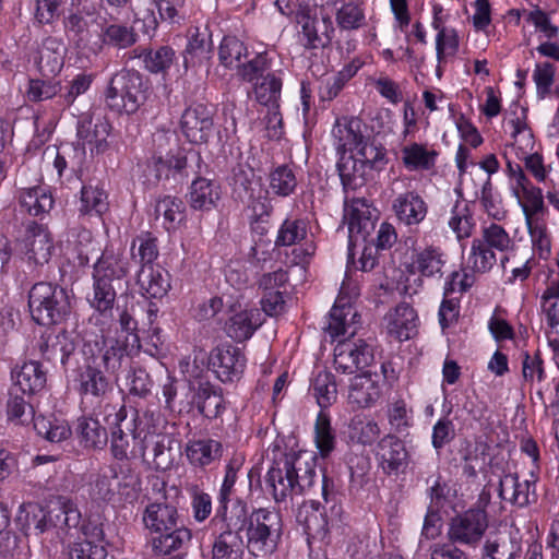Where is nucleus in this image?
Here are the masks:
<instances>
[{
  "mask_svg": "<svg viewBox=\"0 0 559 559\" xmlns=\"http://www.w3.org/2000/svg\"><path fill=\"white\" fill-rule=\"evenodd\" d=\"M130 273V261L121 249L106 245L92 270V290L86 295L88 306L97 313L90 318L111 317L121 281Z\"/></svg>",
  "mask_w": 559,
  "mask_h": 559,
  "instance_id": "nucleus-4",
  "label": "nucleus"
},
{
  "mask_svg": "<svg viewBox=\"0 0 559 559\" xmlns=\"http://www.w3.org/2000/svg\"><path fill=\"white\" fill-rule=\"evenodd\" d=\"M75 431L80 443L84 448L103 449L108 442V433L98 419L91 417H80L76 423Z\"/></svg>",
  "mask_w": 559,
  "mask_h": 559,
  "instance_id": "nucleus-55",
  "label": "nucleus"
},
{
  "mask_svg": "<svg viewBox=\"0 0 559 559\" xmlns=\"http://www.w3.org/2000/svg\"><path fill=\"white\" fill-rule=\"evenodd\" d=\"M331 135L337 156L353 154L368 138L360 119L345 116L336 118Z\"/></svg>",
  "mask_w": 559,
  "mask_h": 559,
  "instance_id": "nucleus-27",
  "label": "nucleus"
},
{
  "mask_svg": "<svg viewBox=\"0 0 559 559\" xmlns=\"http://www.w3.org/2000/svg\"><path fill=\"white\" fill-rule=\"evenodd\" d=\"M214 129V110L203 103L188 106L180 118V130L194 144L207 143Z\"/></svg>",
  "mask_w": 559,
  "mask_h": 559,
  "instance_id": "nucleus-17",
  "label": "nucleus"
},
{
  "mask_svg": "<svg viewBox=\"0 0 559 559\" xmlns=\"http://www.w3.org/2000/svg\"><path fill=\"white\" fill-rule=\"evenodd\" d=\"M94 75L91 73L80 72L72 78L64 86L61 85L56 104L61 109L70 108L76 98L84 95L92 86Z\"/></svg>",
  "mask_w": 559,
  "mask_h": 559,
  "instance_id": "nucleus-62",
  "label": "nucleus"
},
{
  "mask_svg": "<svg viewBox=\"0 0 559 559\" xmlns=\"http://www.w3.org/2000/svg\"><path fill=\"white\" fill-rule=\"evenodd\" d=\"M476 199L488 217L495 221H502L507 217L501 193L493 186L491 178H486L483 182L480 190L476 192Z\"/></svg>",
  "mask_w": 559,
  "mask_h": 559,
  "instance_id": "nucleus-56",
  "label": "nucleus"
},
{
  "mask_svg": "<svg viewBox=\"0 0 559 559\" xmlns=\"http://www.w3.org/2000/svg\"><path fill=\"white\" fill-rule=\"evenodd\" d=\"M374 456L382 473L392 476L407 467L409 453L402 439L394 433H388L378 441Z\"/></svg>",
  "mask_w": 559,
  "mask_h": 559,
  "instance_id": "nucleus-21",
  "label": "nucleus"
},
{
  "mask_svg": "<svg viewBox=\"0 0 559 559\" xmlns=\"http://www.w3.org/2000/svg\"><path fill=\"white\" fill-rule=\"evenodd\" d=\"M347 225L349 243L366 240L374 229V221L371 215L370 205L366 199H354L347 210Z\"/></svg>",
  "mask_w": 559,
  "mask_h": 559,
  "instance_id": "nucleus-33",
  "label": "nucleus"
},
{
  "mask_svg": "<svg viewBox=\"0 0 559 559\" xmlns=\"http://www.w3.org/2000/svg\"><path fill=\"white\" fill-rule=\"evenodd\" d=\"M239 516L240 534L245 532L247 548L255 557L273 554L278 546L283 533V521L280 512L269 508L249 510L247 500H237L230 510V518Z\"/></svg>",
  "mask_w": 559,
  "mask_h": 559,
  "instance_id": "nucleus-6",
  "label": "nucleus"
},
{
  "mask_svg": "<svg viewBox=\"0 0 559 559\" xmlns=\"http://www.w3.org/2000/svg\"><path fill=\"white\" fill-rule=\"evenodd\" d=\"M239 516L217 520L219 533L215 536L212 547V559H243L247 544L239 532Z\"/></svg>",
  "mask_w": 559,
  "mask_h": 559,
  "instance_id": "nucleus-20",
  "label": "nucleus"
},
{
  "mask_svg": "<svg viewBox=\"0 0 559 559\" xmlns=\"http://www.w3.org/2000/svg\"><path fill=\"white\" fill-rule=\"evenodd\" d=\"M335 21L342 31L359 29L366 24V13L361 0L343 2L335 12Z\"/></svg>",
  "mask_w": 559,
  "mask_h": 559,
  "instance_id": "nucleus-60",
  "label": "nucleus"
},
{
  "mask_svg": "<svg viewBox=\"0 0 559 559\" xmlns=\"http://www.w3.org/2000/svg\"><path fill=\"white\" fill-rule=\"evenodd\" d=\"M374 345L362 338L340 341L334 348V368L343 374H353L371 365Z\"/></svg>",
  "mask_w": 559,
  "mask_h": 559,
  "instance_id": "nucleus-13",
  "label": "nucleus"
},
{
  "mask_svg": "<svg viewBox=\"0 0 559 559\" xmlns=\"http://www.w3.org/2000/svg\"><path fill=\"white\" fill-rule=\"evenodd\" d=\"M139 293L146 299L164 298L171 288L170 274L166 270L144 267L136 271Z\"/></svg>",
  "mask_w": 559,
  "mask_h": 559,
  "instance_id": "nucleus-34",
  "label": "nucleus"
},
{
  "mask_svg": "<svg viewBox=\"0 0 559 559\" xmlns=\"http://www.w3.org/2000/svg\"><path fill=\"white\" fill-rule=\"evenodd\" d=\"M154 380L140 365H131L126 374V389L129 396L146 400L152 395Z\"/></svg>",
  "mask_w": 559,
  "mask_h": 559,
  "instance_id": "nucleus-61",
  "label": "nucleus"
},
{
  "mask_svg": "<svg viewBox=\"0 0 559 559\" xmlns=\"http://www.w3.org/2000/svg\"><path fill=\"white\" fill-rule=\"evenodd\" d=\"M401 159L408 171H429L437 165L439 152L427 144L411 142L401 148Z\"/></svg>",
  "mask_w": 559,
  "mask_h": 559,
  "instance_id": "nucleus-36",
  "label": "nucleus"
},
{
  "mask_svg": "<svg viewBox=\"0 0 559 559\" xmlns=\"http://www.w3.org/2000/svg\"><path fill=\"white\" fill-rule=\"evenodd\" d=\"M392 212L399 224L406 227L418 226L428 214V204L416 190L399 193L392 200Z\"/></svg>",
  "mask_w": 559,
  "mask_h": 559,
  "instance_id": "nucleus-24",
  "label": "nucleus"
},
{
  "mask_svg": "<svg viewBox=\"0 0 559 559\" xmlns=\"http://www.w3.org/2000/svg\"><path fill=\"white\" fill-rule=\"evenodd\" d=\"M185 454L192 467L206 471L219 463L224 454V445L219 440L210 437L190 439L186 443Z\"/></svg>",
  "mask_w": 559,
  "mask_h": 559,
  "instance_id": "nucleus-28",
  "label": "nucleus"
},
{
  "mask_svg": "<svg viewBox=\"0 0 559 559\" xmlns=\"http://www.w3.org/2000/svg\"><path fill=\"white\" fill-rule=\"evenodd\" d=\"M221 199L219 186L204 177H197L190 185L188 201L195 211H211Z\"/></svg>",
  "mask_w": 559,
  "mask_h": 559,
  "instance_id": "nucleus-42",
  "label": "nucleus"
},
{
  "mask_svg": "<svg viewBox=\"0 0 559 559\" xmlns=\"http://www.w3.org/2000/svg\"><path fill=\"white\" fill-rule=\"evenodd\" d=\"M346 465L349 472L348 490L350 493H357L369 481L370 460L367 455L350 453L347 455Z\"/></svg>",
  "mask_w": 559,
  "mask_h": 559,
  "instance_id": "nucleus-63",
  "label": "nucleus"
},
{
  "mask_svg": "<svg viewBox=\"0 0 559 559\" xmlns=\"http://www.w3.org/2000/svg\"><path fill=\"white\" fill-rule=\"evenodd\" d=\"M261 325L258 309H245L231 314L225 322V332L228 337L237 343H242L252 337Z\"/></svg>",
  "mask_w": 559,
  "mask_h": 559,
  "instance_id": "nucleus-39",
  "label": "nucleus"
},
{
  "mask_svg": "<svg viewBox=\"0 0 559 559\" xmlns=\"http://www.w3.org/2000/svg\"><path fill=\"white\" fill-rule=\"evenodd\" d=\"M146 171L155 182L174 179L179 182L188 178V155L183 150L168 152L165 156L153 155L146 164Z\"/></svg>",
  "mask_w": 559,
  "mask_h": 559,
  "instance_id": "nucleus-23",
  "label": "nucleus"
},
{
  "mask_svg": "<svg viewBox=\"0 0 559 559\" xmlns=\"http://www.w3.org/2000/svg\"><path fill=\"white\" fill-rule=\"evenodd\" d=\"M111 411L112 413H108L104 416V420L110 429V453L116 460L115 463L129 462V460L132 459L130 454L132 450V435L130 430L132 428V420L127 426V430L129 431L127 432L121 427L128 415L126 406L121 405L119 408L111 407Z\"/></svg>",
  "mask_w": 559,
  "mask_h": 559,
  "instance_id": "nucleus-22",
  "label": "nucleus"
},
{
  "mask_svg": "<svg viewBox=\"0 0 559 559\" xmlns=\"http://www.w3.org/2000/svg\"><path fill=\"white\" fill-rule=\"evenodd\" d=\"M489 527V514L480 510L456 512L448 522L447 539L462 547L475 549L480 546Z\"/></svg>",
  "mask_w": 559,
  "mask_h": 559,
  "instance_id": "nucleus-12",
  "label": "nucleus"
},
{
  "mask_svg": "<svg viewBox=\"0 0 559 559\" xmlns=\"http://www.w3.org/2000/svg\"><path fill=\"white\" fill-rule=\"evenodd\" d=\"M24 247L28 260L39 265L50 260L55 248L48 228L36 222L29 223L26 227Z\"/></svg>",
  "mask_w": 559,
  "mask_h": 559,
  "instance_id": "nucleus-31",
  "label": "nucleus"
},
{
  "mask_svg": "<svg viewBox=\"0 0 559 559\" xmlns=\"http://www.w3.org/2000/svg\"><path fill=\"white\" fill-rule=\"evenodd\" d=\"M61 92V82L53 79H28L25 98L31 103H41L57 98Z\"/></svg>",
  "mask_w": 559,
  "mask_h": 559,
  "instance_id": "nucleus-64",
  "label": "nucleus"
},
{
  "mask_svg": "<svg viewBox=\"0 0 559 559\" xmlns=\"http://www.w3.org/2000/svg\"><path fill=\"white\" fill-rule=\"evenodd\" d=\"M153 2L157 9V15L152 10L143 17L144 32L146 34L155 33L159 22L179 23L181 19L179 10L182 9L185 0H153Z\"/></svg>",
  "mask_w": 559,
  "mask_h": 559,
  "instance_id": "nucleus-48",
  "label": "nucleus"
},
{
  "mask_svg": "<svg viewBox=\"0 0 559 559\" xmlns=\"http://www.w3.org/2000/svg\"><path fill=\"white\" fill-rule=\"evenodd\" d=\"M448 226L463 247L462 241L471 238L476 229V219L469 202L455 201L450 211Z\"/></svg>",
  "mask_w": 559,
  "mask_h": 559,
  "instance_id": "nucleus-44",
  "label": "nucleus"
},
{
  "mask_svg": "<svg viewBox=\"0 0 559 559\" xmlns=\"http://www.w3.org/2000/svg\"><path fill=\"white\" fill-rule=\"evenodd\" d=\"M267 181L270 192L277 198L292 197L299 186L296 168L287 164L274 166L269 173Z\"/></svg>",
  "mask_w": 559,
  "mask_h": 559,
  "instance_id": "nucleus-45",
  "label": "nucleus"
},
{
  "mask_svg": "<svg viewBox=\"0 0 559 559\" xmlns=\"http://www.w3.org/2000/svg\"><path fill=\"white\" fill-rule=\"evenodd\" d=\"M295 23L300 27L298 41L306 50L323 48L325 43L319 35L317 10L309 3L300 7Z\"/></svg>",
  "mask_w": 559,
  "mask_h": 559,
  "instance_id": "nucleus-35",
  "label": "nucleus"
},
{
  "mask_svg": "<svg viewBox=\"0 0 559 559\" xmlns=\"http://www.w3.org/2000/svg\"><path fill=\"white\" fill-rule=\"evenodd\" d=\"M141 489V476L130 462L111 463L108 473L97 475L91 495L112 508H124L138 501Z\"/></svg>",
  "mask_w": 559,
  "mask_h": 559,
  "instance_id": "nucleus-8",
  "label": "nucleus"
},
{
  "mask_svg": "<svg viewBox=\"0 0 559 559\" xmlns=\"http://www.w3.org/2000/svg\"><path fill=\"white\" fill-rule=\"evenodd\" d=\"M314 443L321 455L325 459L331 455L336 445V435L332 427L329 411H320L314 421Z\"/></svg>",
  "mask_w": 559,
  "mask_h": 559,
  "instance_id": "nucleus-57",
  "label": "nucleus"
},
{
  "mask_svg": "<svg viewBox=\"0 0 559 559\" xmlns=\"http://www.w3.org/2000/svg\"><path fill=\"white\" fill-rule=\"evenodd\" d=\"M310 390L320 411H328L336 402L337 385L331 371H319L311 380Z\"/></svg>",
  "mask_w": 559,
  "mask_h": 559,
  "instance_id": "nucleus-53",
  "label": "nucleus"
},
{
  "mask_svg": "<svg viewBox=\"0 0 559 559\" xmlns=\"http://www.w3.org/2000/svg\"><path fill=\"white\" fill-rule=\"evenodd\" d=\"M310 222L307 217L300 215H287L278 226L274 246L276 248L293 247L302 241L311 239L309 237Z\"/></svg>",
  "mask_w": 559,
  "mask_h": 559,
  "instance_id": "nucleus-40",
  "label": "nucleus"
},
{
  "mask_svg": "<svg viewBox=\"0 0 559 559\" xmlns=\"http://www.w3.org/2000/svg\"><path fill=\"white\" fill-rule=\"evenodd\" d=\"M243 352L233 345H222L212 349L209 367L223 383L238 381L246 368Z\"/></svg>",
  "mask_w": 559,
  "mask_h": 559,
  "instance_id": "nucleus-19",
  "label": "nucleus"
},
{
  "mask_svg": "<svg viewBox=\"0 0 559 559\" xmlns=\"http://www.w3.org/2000/svg\"><path fill=\"white\" fill-rule=\"evenodd\" d=\"M134 57L143 62V68L152 74H166L176 60V51L168 45L156 48L138 47Z\"/></svg>",
  "mask_w": 559,
  "mask_h": 559,
  "instance_id": "nucleus-41",
  "label": "nucleus"
},
{
  "mask_svg": "<svg viewBox=\"0 0 559 559\" xmlns=\"http://www.w3.org/2000/svg\"><path fill=\"white\" fill-rule=\"evenodd\" d=\"M68 241L73 246L78 266H88L91 261L90 255L96 251L93 241V233L83 226L73 227L69 231Z\"/></svg>",
  "mask_w": 559,
  "mask_h": 559,
  "instance_id": "nucleus-59",
  "label": "nucleus"
},
{
  "mask_svg": "<svg viewBox=\"0 0 559 559\" xmlns=\"http://www.w3.org/2000/svg\"><path fill=\"white\" fill-rule=\"evenodd\" d=\"M448 260V253L440 245L425 243L412 249L411 262L406 270L411 275H418L421 278L441 280Z\"/></svg>",
  "mask_w": 559,
  "mask_h": 559,
  "instance_id": "nucleus-15",
  "label": "nucleus"
},
{
  "mask_svg": "<svg viewBox=\"0 0 559 559\" xmlns=\"http://www.w3.org/2000/svg\"><path fill=\"white\" fill-rule=\"evenodd\" d=\"M514 241L506 228L497 223L483 225L480 237L472 240L468 263L473 272L487 273L497 263V254L513 250Z\"/></svg>",
  "mask_w": 559,
  "mask_h": 559,
  "instance_id": "nucleus-10",
  "label": "nucleus"
},
{
  "mask_svg": "<svg viewBox=\"0 0 559 559\" xmlns=\"http://www.w3.org/2000/svg\"><path fill=\"white\" fill-rule=\"evenodd\" d=\"M55 200L47 187L35 186L22 189L19 194V204L22 212L43 219L52 206Z\"/></svg>",
  "mask_w": 559,
  "mask_h": 559,
  "instance_id": "nucleus-38",
  "label": "nucleus"
},
{
  "mask_svg": "<svg viewBox=\"0 0 559 559\" xmlns=\"http://www.w3.org/2000/svg\"><path fill=\"white\" fill-rule=\"evenodd\" d=\"M112 124L106 116L83 114L76 123V136L80 146H90L91 154H103L109 148L108 136Z\"/></svg>",
  "mask_w": 559,
  "mask_h": 559,
  "instance_id": "nucleus-18",
  "label": "nucleus"
},
{
  "mask_svg": "<svg viewBox=\"0 0 559 559\" xmlns=\"http://www.w3.org/2000/svg\"><path fill=\"white\" fill-rule=\"evenodd\" d=\"M142 523L148 532L147 544L154 557L183 559L192 533L175 504L148 503L142 512Z\"/></svg>",
  "mask_w": 559,
  "mask_h": 559,
  "instance_id": "nucleus-3",
  "label": "nucleus"
},
{
  "mask_svg": "<svg viewBox=\"0 0 559 559\" xmlns=\"http://www.w3.org/2000/svg\"><path fill=\"white\" fill-rule=\"evenodd\" d=\"M336 169L345 191L356 190L373 178L353 154L338 155Z\"/></svg>",
  "mask_w": 559,
  "mask_h": 559,
  "instance_id": "nucleus-43",
  "label": "nucleus"
},
{
  "mask_svg": "<svg viewBox=\"0 0 559 559\" xmlns=\"http://www.w3.org/2000/svg\"><path fill=\"white\" fill-rule=\"evenodd\" d=\"M499 497L518 508H526L538 500L535 480H520L516 473L504 474L499 483Z\"/></svg>",
  "mask_w": 559,
  "mask_h": 559,
  "instance_id": "nucleus-29",
  "label": "nucleus"
},
{
  "mask_svg": "<svg viewBox=\"0 0 559 559\" xmlns=\"http://www.w3.org/2000/svg\"><path fill=\"white\" fill-rule=\"evenodd\" d=\"M504 171L512 194L522 209L525 223L542 218L547 211L542 189L531 181L520 164L507 160Z\"/></svg>",
  "mask_w": 559,
  "mask_h": 559,
  "instance_id": "nucleus-11",
  "label": "nucleus"
},
{
  "mask_svg": "<svg viewBox=\"0 0 559 559\" xmlns=\"http://www.w3.org/2000/svg\"><path fill=\"white\" fill-rule=\"evenodd\" d=\"M118 323L120 331L126 335L123 337L120 336H110L105 335L104 330L100 329V333H88V335L93 336H103L104 338L118 340L120 342H126L127 347V358L133 353L134 349H139L141 347V338L139 336V328L138 320L131 313L128 308H123L119 312Z\"/></svg>",
  "mask_w": 559,
  "mask_h": 559,
  "instance_id": "nucleus-54",
  "label": "nucleus"
},
{
  "mask_svg": "<svg viewBox=\"0 0 559 559\" xmlns=\"http://www.w3.org/2000/svg\"><path fill=\"white\" fill-rule=\"evenodd\" d=\"M132 259L139 264V269L151 267L159 258V241L152 231H141L130 246Z\"/></svg>",
  "mask_w": 559,
  "mask_h": 559,
  "instance_id": "nucleus-47",
  "label": "nucleus"
},
{
  "mask_svg": "<svg viewBox=\"0 0 559 559\" xmlns=\"http://www.w3.org/2000/svg\"><path fill=\"white\" fill-rule=\"evenodd\" d=\"M155 213L163 216V226L168 231H175L186 219V204L182 199L174 195H163L156 201Z\"/></svg>",
  "mask_w": 559,
  "mask_h": 559,
  "instance_id": "nucleus-51",
  "label": "nucleus"
},
{
  "mask_svg": "<svg viewBox=\"0 0 559 559\" xmlns=\"http://www.w3.org/2000/svg\"><path fill=\"white\" fill-rule=\"evenodd\" d=\"M246 462L242 453H234L224 466V476L216 493V508L212 522L230 518V510L237 500H246L236 495V484Z\"/></svg>",
  "mask_w": 559,
  "mask_h": 559,
  "instance_id": "nucleus-14",
  "label": "nucleus"
},
{
  "mask_svg": "<svg viewBox=\"0 0 559 559\" xmlns=\"http://www.w3.org/2000/svg\"><path fill=\"white\" fill-rule=\"evenodd\" d=\"M139 35L134 27L127 23H110L102 26L100 40L103 45L118 50L135 45Z\"/></svg>",
  "mask_w": 559,
  "mask_h": 559,
  "instance_id": "nucleus-52",
  "label": "nucleus"
},
{
  "mask_svg": "<svg viewBox=\"0 0 559 559\" xmlns=\"http://www.w3.org/2000/svg\"><path fill=\"white\" fill-rule=\"evenodd\" d=\"M382 394L378 376L369 371L356 374L348 389V403L356 408H368L374 405Z\"/></svg>",
  "mask_w": 559,
  "mask_h": 559,
  "instance_id": "nucleus-32",
  "label": "nucleus"
},
{
  "mask_svg": "<svg viewBox=\"0 0 559 559\" xmlns=\"http://www.w3.org/2000/svg\"><path fill=\"white\" fill-rule=\"evenodd\" d=\"M27 304L32 320L43 326L60 324L71 312L67 289L57 283H35L28 292Z\"/></svg>",
  "mask_w": 559,
  "mask_h": 559,
  "instance_id": "nucleus-9",
  "label": "nucleus"
},
{
  "mask_svg": "<svg viewBox=\"0 0 559 559\" xmlns=\"http://www.w3.org/2000/svg\"><path fill=\"white\" fill-rule=\"evenodd\" d=\"M193 403L198 412L210 420L221 418L227 408L223 389L209 380L198 382L193 394Z\"/></svg>",
  "mask_w": 559,
  "mask_h": 559,
  "instance_id": "nucleus-30",
  "label": "nucleus"
},
{
  "mask_svg": "<svg viewBox=\"0 0 559 559\" xmlns=\"http://www.w3.org/2000/svg\"><path fill=\"white\" fill-rule=\"evenodd\" d=\"M109 209L108 193L103 183L83 185L81 188L80 212L84 215L103 216Z\"/></svg>",
  "mask_w": 559,
  "mask_h": 559,
  "instance_id": "nucleus-50",
  "label": "nucleus"
},
{
  "mask_svg": "<svg viewBox=\"0 0 559 559\" xmlns=\"http://www.w3.org/2000/svg\"><path fill=\"white\" fill-rule=\"evenodd\" d=\"M386 321L388 333L400 342L409 340L416 333L417 313L407 304L397 305L386 316Z\"/></svg>",
  "mask_w": 559,
  "mask_h": 559,
  "instance_id": "nucleus-37",
  "label": "nucleus"
},
{
  "mask_svg": "<svg viewBox=\"0 0 559 559\" xmlns=\"http://www.w3.org/2000/svg\"><path fill=\"white\" fill-rule=\"evenodd\" d=\"M283 81L275 72H267L265 76L253 84L255 100L276 112L281 107Z\"/></svg>",
  "mask_w": 559,
  "mask_h": 559,
  "instance_id": "nucleus-46",
  "label": "nucleus"
},
{
  "mask_svg": "<svg viewBox=\"0 0 559 559\" xmlns=\"http://www.w3.org/2000/svg\"><path fill=\"white\" fill-rule=\"evenodd\" d=\"M126 342L91 336H83V364L74 376V389L80 396L83 412L94 416L112 413L109 396L112 392V378L127 360Z\"/></svg>",
  "mask_w": 559,
  "mask_h": 559,
  "instance_id": "nucleus-1",
  "label": "nucleus"
},
{
  "mask_svg": "<svg viewBox=\"0 0 559 559\" xmlns=\"http://www.w3.org/2000/svg\"><path fill=\"white\" fill-rule=\"evenodd\" d=\"M267 451L271 465L264 476V493L282 503L312 488L318 478L316 457L306 460L300 452L288 450L282 439L272 442Z\"/></svg>",
  "mask_w": 559,
  "mask_h": 559,
  "instance_id": "nucleus-2",
  "label": "nucleus"
},
{
  "mask_svg": "<svg viewBox=\"0 0 559 559\" xmlns=\"http://www.w3.org/2000/svg\"><path fill=\"white\" fill-rule=\"evenodd\" d=\"M153 414L148 412H134L130 429L133 443L130 451L131 457L145 461L146 450L150 445L153 447V457L170 451L164 443V437L155 433L154 426L151 424Z\"/></svg>",
  "mask_w": 559,
  "mask_h": 559,
  "instance_id": "nucleus-16",
  "label": "nucleus"
},
{
  "mask_svg": "<svg viewBox=\"0 0 559 559\" xmlns=\"http://www.w3.org/2000/svg\"><path fill=\"white\" fill-rule=\"evenodd\" d=\"M16 528L26 537H40L55 532L67 533L76 528L81 522L78 506L66 497H58L55 502L44 506L39 502H23L15 514Z\"/></svg>",
  "mask_w": 559,
  "mask_h": 559,
  "instance_id": "nucleus-5",
  "label": "nucleus"
},
{
  "mask_svg": "<svg viewBox=\"0 0 559 559\" xmlns=\"http://www.w3.org/2000/svg\"><path fill=\"white\" fill-rule=\"evenodd\" d=\"M213 51L212 33L205 25H191L187 32V45L182 51L183 67H200L207 61Z\"/></svg>",
  "mask_w": 559,
  "mask_h": 559,
  "instance_id": "nucleus-25",
  "label": "nucleus"
},
{
  "mask_svg": "<svg viewBox=\"0 0 559 559\" xmlns=\"http://www.w3.org/2000/svg\"><path fill=\"white\" fill-rule=\"evenodd\" d=\"M13 390L28 399L40 394L47 385V370L38 360H27L11 371Z\"/></svg>",
  "mask_w": 559,
  "mask_h": 559,
  "instance_id": "nucleus-26",
  "label": "nucleus"
},
{
  "mask_svg": "<svg viewBox=\"0 0 559 559\" xmlns=\"http://www.w3.org/2000/svg\"><path fill=\"white\" fill-rule=\"evenodd\" d=\"M34 429L37 436L50 443H60L68 440L72 430L68 421L55 415H38L34 418Z\"/></svg>",
  "mask_w": 559,
  "mask_h": 559,
  "instance_id": "nucleus-49",
  "label": "nucleus"
},
{
  "mask_svg": "<svg viewBox=\"0 0 559 559\" xmlns=\"http://www.w3.org/2000/svg\"><path fill=\"white\" fill-rule=\"evenodd\" d=\"M354 153L372 177L382 171L389 162L386 148L370 142L369 138Z\"/></svg>",
  "mask_w": 559,
  "mask_h": 559,
  "instance_id": "nucleus-58",
  "label": "nucleus"
},
{
  "mask_svg": "<svg viewBox=\"0 0 559 559\" xmlns=\"http://www.w3.org/2000/svg\"><path fill=\"white\" fill-rule=\"evenodd\" d=\"M153 94L151 80L135 69L122 68L110 76L103 92L106 109L119 117L140 112Z\"/></svg>",
  "mask_w": 559,
  "mask_h": 559,
  "instance_id": "nucleus-7",
  "label": "nucleus"
}]
</instances>
